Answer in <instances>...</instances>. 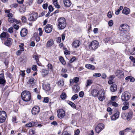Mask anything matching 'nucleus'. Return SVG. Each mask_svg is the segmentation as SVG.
I'll use <instances>...</instances> for the list:
<instances>
[{
	"instance_id": "c03bdc74",
	"label": "nucleus",
	"mask_w": 135,
	"mask_h": 135,
	"mask_svg": "<svg viewBox=\"0 0 135 135\" xmlns=\"http://www.w3.org/2000/svg\"><path fill=\"white\" fill-rule=\"evenodd\" d=\"M97 126L102 130L104 128V124L102 123H100L98 124Z\"/></svg>"
},
{
	"instance_id": "dca6fc26",
	"label": "nucleus",
	"mask_w": 135,
	"mask_h": 135,
	"mask_svg": "<svg viewBox=\"0 0 135 135\" xmlns=\"http://www.w3.org/2000/svg\"><path fill=\"white\" fill-rule=\"evenodd\" d=\"M9 37H10V35L7 32H3L0 35V38L2 40H4Z\"/></svg>"
},
{
	"instance_id": "412c9836",
	"label": "nucleus",
	"mask_w": 135,
	"mask_h": 135,
	"mask_svg": "<svg viewBox=\"0 0 135 135\" xmlns=\"http://www.w3.org/2000/svg\"><path fill=\"white\" fill-rule=\"evenodd\" d=\"M80 44V42L79 41L76 40L74 41L72 44V46L75 48L78 47Z\"/></svg>"
},
{
	"instance_id": "6ab92c4d",
	"label": "nucleus",
	"mask_w": 135,
	"mask_h": 135,
	"mask_svg": "<svg viewBox=\"0 0 135 135\" xmlns=\"http://www.w3.org/2000/svg\"><path fill=\"white\" fill-rule=\"evenodd\" d=\"M28 32V30L25 28H23L20 31V35L22 37H24L27 35Z\"/></svg>"
},
{
	"instance_id": "20e7f679",
	"label": "nucleus",
	"mask_w": 135,
	"mask_h": 135,
	"mask_svg": "<svg viewBox=\"0 0 135 135\" xmlns=\"http://www.w3.org/2000/svg\"><path fill=\"white\" fill-rule=\"evenodd\" d=\"M99 42L96 40H93L88 45L89 49L92 51H95L99 47Z\"/></svg>"
},
{
	"instance_id": "de8ad7c7",
	"label": "nucleus",
	"mask_w": 135,
	"mask_h": 135,
	"mask_svg": "<svg viewBox=\"0 0 135 135\" xmlns=\"http://www.w3.org/2000/svg\"><path fill=\"white\" fill-rule=\"evenodd\" d=\"M32 57L33 58H35V59L36 60V61H38L39 60L40 57L37 54L36 55H33Z\"/></svg>"
},
{
	"instance_id": "0e129e2a",
	"label": "nucleus",
	"mask_w": 135,
	"mask_h": 135,
	"mask_svg": "<svg viewBox=\"0 0 135 135\" xmlns=\"http://www.w3.org/2000/svg\"><path fill=\"white\" fill-rule=\"evenodd\" d=\"M48 9L50 12H51L54 10V8L52 5H50L49 6Z\"/></svg>"
},
{
	"instance_id": "c85d7f7f",
	"label": "nucleus",
	"mask_w": 135,
	"mask_h": 135,
	"mask_svg": "<svg viewBox=\"0 0 135 135\" xmlns=\"http://www.w3.org/2000/svg\"><path fill=\"white\" fill-rule=\"evenodd\" d=\"M63 2L65 6L66 7H70L71 4V1L70 0H64Z\"/></svg>"
},
{
	"instance_id": "7ed1b4c3",
	"label": "nucleus",
	"mask_w": 135,
	"mask_h": 135,
	"mask_svg": "<svg viewBox=\"0 0 135 135\" xmlns=\"http://www.w3.org/2000/svg\"><path fill=\"white\" fill-rule=\"evenodd\" d=\"M57 24L58 27L59 29H64L66 25L65 19L64 17L59 18L57 20Z\"/></svg>"
},
{
	"instance_id": "a211bd4d",
	"label": "nucleus",
	"mask_w": 135,
	"mask_h": 135,
	"mask_svg": "<svg viewBox=\"0 0 135 135\" xmlns=\"http://www.w3.org/2000/svg\"><path fill=\"white\" fill-rule=\"evenodd\" d=\"M28 84H29L30 86L33 88L34 86L35 85L34 78L32 77H29Z\"/></svg>"
},
{
	"instance_id": "b1692460",
	"label": "nucleus",
	"mask_w": 135,
	"mask_h": 135,
	"mask_svg": "<svg viewBox=\"0 0 135 135\" xmlns=\"http://www.w3.org/2000/svg\"><path fill=\"white\" fill-rule=\"evenodd\" d=\"M86 68L91 70H94L95 69V67L93 65L90 64H87L85 65Z\"/></svg>"
},
{
	"instance_id": "e2e57ef3",
	"label": "nucleus",
	"mask_w": 135,
	"mask_h": 135,
	"mask_svg": "<svg viewBox=\"0 0 135 135\" xmlns=\"http://www.w3.org/2000/svg\"><path fill=\"white\" fill-rule=\"evenodd\" d=\"M49 101V98L48 97H44L43 102L45 103H48Z\"/></svg>"
},
{
	"instance_id": "bf43d9fd",
	"label": "nucleus",
	"mask_w": 135,
	"mask_h": 135,
	"mask_svg": "<svg viewBox=\"0 0 135 135\" xmlns=\"http://www.w3.org/2000/svg\"><path fill=\"white\" fill-rule=\"evenodd\" d=\"M15 18L12 17L8 18V22L10 23H13L14 22V20Z\"/></svg>"
},
{
	"instance_id": "bb28decb",
	"label": "nucleus",
	"mask_w": 135,
	"mask_h": 135,
	"mask_svg": "<svg viewBox=\"0 0 135 135\" xmlns=\"http://www.w3.org/2000/svg\"><path fill=\"white\" fill-rule=\"evenodd\" d=\"M115 76L114 75H110L109 76L108 78L109 80L108 81V83L109 84H112L113 83V80L115 78Z\"/></svg>"
},
{
	"instance_id": "052dcab7",
	"label": "nucleus",
	"mask_w": 135,
	"mask_h": 135,
	"mask_svg": "<svg viewBox=\"0 0 135 135\" xmlns=\"http://www.w3.org/2000/svg\"><path fill=\"white\" fill-rule=\"evenodd\" d=\"M79 78L78 77H74L73 78L74 82L75 83H77L79 81Z\"/></svg>"
},
{
	"instance_id": "1a4fd4ad",
	"label": "nucleus",
	"mask_w": 135,
	"mask_h": 135,
	"mask_svg": "<svg viewBox=\"0 0 135 135\" xmlns=\"http://www.w3.org/2000/svg\"><path fill=\"white\" fill-rule=\"evenodd\" d=\"M40 111V107L36 105H35L32 108L31 112L32 115H37Z\"/></svg>"
},
{
	"instance_id": "7c9ffc66",
	"label": "nucleus",
	"mask_w": 135,
	"mask_h": 135,
	"mask_svg": "<svg viewBox=\"0 0 135 135\" xmlns=\"http://www.w3.org/2000/svg\"><path fill=\"white\" fill-rule=\"evenodd\" d=\"M43 88L46 91H48L51 89L50 84H47L44 85L43 86Z\"/></svg>"
},
{
	"instance_id": "09e8293b",
	"label": "nucleus",
	"mask_w": 135,
	"mask_h": 135,
	"mask_svg": "<svg viewBox=\"0 0 135 135\" xmlns=\"http://www.w3.org/2000/svg\"><path fill=\"white\" fill-rule=\"evenodd\" d=\"M18 4L17 3H13L11 4L10 6V7L11 8H16L18 6Z\"/></svg>"
},
{
	"instance_id": "0eeeda50",
	"label": "nucleus",
	"mask_w": 135,
	"mask_h": 135,
	"mask_svg": "<svg viewBox=\"0 0 135 135\" xmlns=\"http://www.w3.org/2000/svg\"><path fill=\"white\" fill-rule=\"evenodd\" d=\"M131 95L128 92L125 91L122 94L121 99L122 101H127L130 99Z\"/></svg>"
},
{
	"instance_id": "e433bc0d",
	"label": "nucleus",
	"mask_w": 135,
	"mask_h": 135,
	"mask_svg": "<svg viewBox=\"0 0 135 135\" xmlns=\"http://www.w3.org/2000/svg\"><path fill=\"white\" fill-rule=\"evenodd\" d=\"M67 103L73 108L75 109L76 108V107L75 105L73 103L69 100H68L67 101Z\"/></svg>"
},
{
	"instance_id": "6e6552de",
	"label": "nucleus",
	"mask_w": 135,
	"mask_h": 135,
	"mask_svg": "<svg viewBox=\"0 0 135 135\" xmlns=\"http://www.w3.org/2000/svg\"><path fill=\"white\" fill-rule=\"evenodd\" d=\"M42 126V125L41 124H38V122H37L33 121L30 122L26 124L25 125L26 127H31L34 126H35L36 127H41Z\"/></svg>"
},
{
	"instance_id": "f8f14e48",
	"label": "nucleus",
	"mask_w": 135,
	"mask_h": 135,
	"mask_svg": "<svg viewBox=\"0 0 135 135\" xmlns=\"http://www.w3.org/2000/svg\"><path fill=\"white\" fill-rule=\"evenodd\" d=\"M100 92L97 89H93L90 91V94L94 97H96L98 96Z\"/></svg>"
},
{
	"instance_id": "6e6d98bb",
	"label": "nucleus",
	"mask_w": 135,
	"mask_h": 135,
	"mask_svg": "<svg viewBox=\"0 0 135 135\" xmlns=\"http://www.w3.org/2000/svg\"><path fill=\"white\" fill-rule=\"evenodd\" d=\"M112 109L110 107H108L107 108V111L108 112H109V114L110 115H111L112 114Z\"/></svg>"
},
{
	"instance_id": "4d7b16f0",
	"label": "nucleus",
	"mask_w": 135,
	"mask_h": 135,
	"mask_svg": "<svg viewBox=\"0 0 135 135\" xmlns=\"http://www.w3.org/2000/svg\"><path fill=\"white\" fill-rule=\"evenodd\" d=\"M37 67L36 65H34L32 66V69L34 71H36L37 70Z\"/></svg>"
},
{
	"instance_id": "a19ab883",
	"label": "nucleus",
	"mask_w": 135,
	"mask_h": 135,
	"mask_svg": "<svg viewBox=\"0 0 135 135\" xmlns=\"http://www.w3.org/2000/svg\"><path fill=\"white\" fill-rule=\"evenodd\" d=\"M57 0H53V3L55 6L57 8H59L60 6L57 3Z\"/></svg>"
},
{
	"instance_id": "4c0bfd02",
	"label": "nucleus",
	"mask_w": 135,
	"mask_h": 135,
	"mask_svg": "<svg viewBox=\"0 0 135 135\" xmlns=\"http://www.w3.org/2000/svg\"><path fill=\"white\" fill-rule=\"evenodd\" d=\"M67 97V95L65 93L62 92L60 95V98L62 100H64Z\"/></svg>"
},
{
	"instance_id": "58836bf2",
	"label": "nucleus",
	"mask_w": 135,
	"mask_h": 135,
	"mask_svg": "<svg viewBox=\"0 0 135 135\" xmlns=\"http://www.w3.org/2000/svg\"><path fill=\"white\" fill-rule=\"evenodd\" d=\"M47 67L49 70L52 72L54 71V69L52 64L50 63L48 64L47 65Z\"/></svg>"
},
{
	"instance_id": "338daca9",
	"label": "nucleus",
	"mask_w": 135,
	"mask_h": 135,
	"mask_svg": "<svg viewBox=\"0 0 135 135\" xmlns=\"http://www.w3.org/2000/svg\"><path fill=\"white\" fill-rule=\"evenodd\" d=\"M22 22L23 23H26L27 22V19L24 16H22L21 18Z\"/></svg>"
},
{
	"instance_id": "393cba45",
	"label": "nucleus",
	"mask_w": 135,
	"mask_h": 135,
	"mask_svg": "<svg viewBox=\"0 0 135 135\" xmlns=\"http://www.w3.org/2000/svg\"><path fill=\"white\" fill-rule=\"evenodd\" d=\"M130 12V10L129 8L125 7L122 11V13L124 14L128 15L129 13Z\"/></svg>"
},
{
	"instance_id": "473e14b6",
	"label": "nucleus",
	"mask_w": 135,
	"mask_h": 135,
	"mask_svg": "<svg viewBox=\"0 0 135 135\" xmlns=\"http://www.w3.org/2000/svg\"><path fill=\"white\" fill-rule=\"evenodd\" d=\"M59 60L61 63L64 66L66 65V62L64 57L61 56H60L59 57Z\"/></svg>"
},
{
	"instance_id": "9d476101",
	"label": "nucleus",
	"mask_w": 135,
	"mask_h": 135,
	"mask_svg": "<svg viewBox=\"0 0 135 135\" xmlns=\"http://www.w3.org/2000/svg\"><path fill=\"white\" fill-rule=\"evenodd\" d=\"M4 40V45L9 47H10L11 46L13 42V40L10 37H9Z\"/></svg>"
},
{
	"instance_id": "3c124183",
	"label": "nucleus",
	"mask_w": 135,
	"mask_h": 135,
	"mask_svg": "<svg viewBox=\"0 0 135 135\" xmlns=\"http://www.w3.org/2000/svg\"><path fill=\"white\" fill-rule=\"evenodd\" d=\"M96 132L99 133L102 130L99 128L97 126L95 127V129Z\"/></svg>"
},
{
	"instance_id": "69168bd1",
	"label": "nucleus",
	"mask_w": 135,
	"mask_h": 135,
	"mask_svg": "<svg viewBox=\"0 0 135 135\" xmlns=\"http://www.w3.org/2000/svg\"><path fill=\"white\" fill-rule=\"evenodd\" d=\"M48 4L47 2L46 3L43 4L42 5V7L44 9H47L48 7Z\"/></svg>"
},
{
	"instance_id": "603ef678",
	"label": "nucleus",
	"mask_w": 135,
	"mask_h": 135,
	"mask_svg": "<svg viewBox=\"0 0 135 135\" xmlns=\"http://www.w3.org/2000/svg\"><path fill=\"white\" fill-rule=\"evenodd\" d=\"M61 135H71L70 133H69L67 131L63 132Z\"/></svg>"
},
{
	"instance_id": "8fccbe9b",
	"label": "nucleus",
	"mask_w": 135,
	"mask_h": 135,
	"mask_svg": "<svg viewBox=\"0 0 135 135\" xmlns=\"http://www.w3.org/2000/svg\"><path fill=\"white\" fill-rule=\"evenodd\" d=\"M78 98V95L77 94H75L73 95L72 97L71 98V99L73 100H74Z\"/></svg>"
},
{
	"instance_id": "f704fd0d",
	"label": "nucleus",
	"mask_w": 135,
	"mask_h": 135,
	"mask_svg": "<svg viewBox=\"0 0 135 135\" xmlns=\"http://www.w3.org/2000/svg\"><path fill=\"white\" fill-rule=\"evenodd\" d=\"M64 81L62 79H60L57 82V84L59 86L61 87L64 85Z\"/></svg>"
},
{
	"instance_id": "aec40b11",
	"label": "nucleus",
	"mask_w": 135,
	"mask_h": 135,
	"mask_svg": "<svg viewBox=\"0 0 135 135\" xmlns=\"http://www.w3.org/2000/svg\"><path fill=\"white\" fill-rule=\"evenodd\" d=\"M73 92L74 93H78L80 90V87L78 84H76L72 87Z\"/></svg>"
},
{
	"instance_id": "cd10ccee",
	"label": "nucleus",
	"mask_w": 135,
	"mask_h": 135,
	"mask_svg": "<svg viewBox=\"0 0 135 135\" xmlns=\"http://www.w3.org/2000/svg\"><path fill=\"white\" fill-rule=\"evenodd\" d=\"M117 89V86L116 85L113 84L111 85L110 90L111 91L114 92L116 91Z\"/></svg>"
},
{
	"instance_id": "5701e85b",
	"label": "nucleus",
	"mask_w": 135,
	"mask_h": 135,
	"mask_svg": "<svg viewBox=\"0 0 135 135\" xmlns=\"http://www.w3.org/2000/svg\"><path fill=\"white\" fill-rule=\"evenodd\" d=\"M119 112L117 111L111 117V119L112 120H114L118 119L119 115Z\"/></svg>"
},
{
	"instance_id": "423d86ee",
	"label": "nucleus",
	"mask_w": 135,
	"mask_h": 135,
	"mask_svg": "<svg viewBox=\"0 0 135 135\" xmlns=\"http://www.w3.org/2000/svg\"><path fill=\"white\" fill-rule=\"evenodd\" d=\"M7 117V114L5 111H0V123H3L4 122L6 119Z\"/></svg>"
},
{
	"instance_id": "2f4dec72",
	"label": "nucleus",
	"mask_w": 135,
	"mask_h": 135,
	"mask_svg": "<svg viewBox=\"0 0 135 135\" xmlns=\"http://www.w3.org/2000/svg\"><path fill=\"white\" fill-rule=\"evenodd\" d=\"M104 41L105 44L108 43L109 44H112L113 43V41L111 40L110 37H107L104 38Z\"/></svg>"
},
{
	"instance_id": "49530a36",
	"label": "nucleus",
	"mask_w": 135,
	"mask_h": 135,
	"mask_svg": "<svg viewBox=\"0 0 135 135\" xmlns=\"http://www.w3.org/2000/svg\"><path fill=\"white\" fill-rule=\"evenodd\" d=\"M38 30L39 32V36H41L43 34V31L42 30V28L41 27L39 28H38Z\"/></svg>"
},
{
	"instance_id": "79ce46f5",
	"label": "nucleus",
	"mask_w": 135,
	"mask_h": 135,
	"mask_svg": "<svg viewBox=\"0 0 135 135\" xmlns=\"http://www.w3.org/2000/svg\"><path fill=\"white\" fill-rule=\"evenodd\" d=\"M9 60L8 58H6L4 61V63L5 65L7 66V68L8 67V65L9 64Z\"/></svg>"
},
{
	"instance_id": "13d9d810",
	"label": "nucleus",
	"mask_w": 135,
	"mask_h": 135,
	"mask_svg": "<svg viewBox=\"0 0 135 135\" xmlns=\"http://www.w3.org/2000/svg\"><path fill=\"white\" fill-rule=\"evenodd\" d=\"M110 102L111 103L112 105L113 106H114L115 107H118V104L117 103L115 102H112L110 101Z\"/></svg>"
},
{
	"instance_id": "680f3d73",
	"label": "nucleus",
	"mask_w": 135,
	"mask_h": 135,
	"mask_svg": "<svg viewBox=\"0 0 135 135\" xmlns=\"http://www.w3.org/2000/svg\"><path fill=\"white\" fill-rule=\"evenodd\" d=\"M26 7H25L24 8H21L19 9L20 12L21 13H24L26 11Z\"/></svg>"
},
{
	"instance_id": "9b49d317",
	"label": "nucleus",
	"mask_w": 135,
	"mask_h": 135,
	"mask_svg": "<svg viewBox=\"0 0 135 135\" xmlns=\"http://www.w3.org/2000/svg\"><path fill=\"white\" fill-rule=\"evenodd\" d=\"M58 117L60 118H63L65 116V112L62 109H59L57 111Z\"/></svg>"
},
{
	"instance_id": "f03ea898",
	"label": "nucleus",
	"mask_w": 135,
	"mask_h": 135,
	"mask_svg": "<svg viewBox=\"0 0 135 135\" xmlns=\"http://www.w3.org/2000/svg\"><path fill=\"white\" fill-rule=\"evenodd\" d=\"M21 97L23 101L25 102H28L31 99V94L30 92L25 90L21 93Z\"/></svg>"
},
{
	"instance_id": "774afa93",
	"label": "nucleus",
	"mask_w": 135,
	"mask_h": 135,
	"mask_svg": "<svg viewBox=\"0 0 135 135\" xmlns=\"http://www.w3.org/2000/svg\"><path fill=\"white\" fill-rule=\"evenodd\" d=\"M33 91L37 94H39L40 93V90L37 89V88H35L33 89Z\"/></svg>"
},
{
	"instance_id": "a878e982",
	"label": "nucleus",
	"mask_w": 135,
	"mask_h": 135,
	"mask_svg": "<svg viewBox=\"0 0 135 135\" xmlns=\"http://www.w3.org/2000/svg\"><path fill=\"white\" fill-rule=\"evenodd\" d=\"M133 112L131 110L129 111L126 118V119L127 120H130L132 118L133 116Z\"/></svg>"
},
{
	"instance_id": "c9c22d12",
	"label": "nucleus",
	"mask_w": 135,
	"mask_h": 135,
	"mask_svg": "<svg viewBox=\"0 0 135 135\" xmlns=\"http://www.w3.org/2000/svg\"><path fill=\"white\" fill-rule=\"evenodd\" d=\"M41 73L44 77L47 75L48 74V71L46 69H43L42 70Z\"/></svg>"
},
{
	"instance_id": "f3484780",
	"label": "nucleus",
	"mask_w": 135,
	"mask_h": 135,
	"mask_svg": "<svg viewBox=\"0 0 135 135\" xmlns=\"http://www.w3.org/2000/svg\"><path fill=\"white\" fill-rule=\"evenodd\" d=\"M115 74L116 76L119 78H122L124 76V72L123 71L120 70H117Z\"/></svg>"
},
{
	"instance_id": "ddd939ff",
	"label": "nucleus",
	"mask_w": 135,
	"mask_h": 135,
	"mask_svg": "<svg viewBox=\"0 0 135 135\" xmlns=\"http://www.w3.org/2000/svg\"><path fill=\"white\" fill-rule=\"evenodd\" d=\"M105 92L104 90H100V92L99 96L98 97V99L100 101H102L103 100L105 99V96L104 95Z\"/></svg>"
},
{
	"instance_id": "39448f33",
	"label": "nucleus",
	"mask_w": 135,
	"mask_h": 135,
	"mask_svg": "<svg viewBox=\"0 0 135 135\" xmlns=\"http://www.w3.org/2000/svg\"><path fill=\"white\" fill-rule=\"evenodd\" d=\"M37 12L32 11V13L30 14L28 17V20L30 21H35L38 18Z\"/></svg>"
},
{
	"instance_id": "f257e3e1",
	"label": "nucleus",
	"mask_w": 135,
	"mask_h": 135,
	"mask_svg": "<svg viewBox=\"0 0 135 135\" xmlns=\"http://www.w3.org/2000/svg\"><path fill=\"white\" fill-rule=\"evenodd\" d=\"M130 29L129 26L127 24H122L120 25L119 28L120 32V36L123 37V41L125 42H127L129 38V36L128 35Z\"/></svg>"
},
{
	"instance_id": "37998d69",
	"label": "nucleus",
	"mask_w": 135,
	"mask_h": 135,
	"mask_svg": "<svg viewBox=\"0 0 135 135\" xmlns=\"http://www.w3.org/2000/svg\"><path fill=\"white\" fill-rule=\"evenodd\" d=\"M93 83V81L91 80H88L87 81V85L86 86H88L91 85Z\"/></svg>"
},
{
	"instance_id": "c756f323",
	"label": "nucleus",
	"mask_w": 135,
	"mask_h": 135,
	"mask_svg": "<svg viewBox=\"0 0 135 135\" xmlns=\"http://www.w3.org/2000/svg\"><path fill=\"white\" fill-rule=\"evenodd\" d=\"M33 36L35 38L37 42H39L40 40V36L38 35L37 32H35L34 33Z\"/></svg>"
},
{
	"instance_id": "5fc2aeb1",
	"label": "nucleus",
	"mask_w": 135,
	"mask_h": 135,
	"mask_svg": "<svg viewBox=\"0 0 135 135\" xmlns=\"http://www.w3.org/2000/svg\"><path fill=\"white\" fill-rule=\"evenodd\" d=\"M20 75L22 76V77L24 78L25 75V71L21 70L20 71Z\"/></svg>"
},
{
	"instance_id": "4be33fe9",
	"label": "nucleus",
	"mask_w": 135,
	"mask_h": 135,
	"mask_svg": "<svg viewBox=\"0 0 135 135\" xmlns=\"http://www.w3.org/2000/svg\"><path fill=\"white\" fill-rule=\"evenodd\" d=\"M54 44V41L53 40L50 39L47 42L46 46L47 48H49L52 46Z\"/></svg>"
},
{
	"instance_id": "4468645a",
	"label": "nucleus",
	"mask_w": 135,
	"mask_h": 135,
	"mask_svg": "<svg viewBox=\"0 0 135 135\" xmlns=\"http://www.w3.org/2000/svg\"><path fill=\"white\" fill-rule=\"evenodd\" d=\"M6 83V80L4 74H0V84L3 85L4 86Z\"/></svg>"
},
{
	"instance_id": "72a5a7b5",
	"label": "nucleus",
	"mask_w": 135,
	"mask_h": 135,
	"mask_svg": "<svg viewBox=\"0 0 135 135\" xmlns=\"http://www.w3.org/2000/svg\"><path fill=\"white\" fill-rule=\"evenodd\" d=\"M125 79L127 81H129L130 82H134L135 80L134 78L131 76H128L127 77H126Z\"/></svg>"
},
{
	"instance_id": "864d4df0",
	"label": "nucleus",
	"mask_w": 135,
	"mask_h": 135,
	"mask_svg": "<svg viewBox=\"0 0 135 135\" xmlns=\"http://www.w3.org/2000/svg\"><path fill=\"white\" fill-rule=\"evenodd\" d=\"M21 45H19V47L20 48V49L21 50H22V51H23L24 50V48L23 47V46L24 45V44L23 43H22L21 44Z\"/></svg>"
},
{
	"instance_id": "2eb2a0df",
	"label": "nucleus",
	"mask_w": 135,
	"mask_h": 135,
	"mask_svg": "<svg viewBox=\"0 0 135 135\" xmlns=\"http://www.w3.org/2000/svg\"><path fill=\"white\" fill-rule=\"evenodd\" d=\"M52 26L50 24L46 25L44 27L45 31L47 33H50L52 30Z\"/></svg>"
},
{
	"instance_id": "a18cd8bd",
	"label": "nucleus",
	"mask_w": 135,
	"mask_h": 135,
	"mask_svg": "<svg viewBox=\"0 0 135 135\" xmlns=\"http://www.w3.org/2000/svg\"><path fill=\"white\" fill-rule=\"evenodd\" d=\"M123 8V7L122 6H120L119 9H118V10L115 11V14L116 15H118L120 11Z\"/></svg>"
},
{
	"instance_id": "ea45409f",
	"label": "nucleus",
	"mask_w": 135,
	"mask_h": 135,
	"mask_svg": "<svg viewBox=\"0 0 135 135\" xmlns=\"http://www.w3.org/2000/svg\"><path fill=\"white\" fill-rule=\"evenodd\" d=\"M17 117L16 116H14L12 117V120L14 123H17L18 122L17 121Z\"/></svg>"
}]
</instances>
